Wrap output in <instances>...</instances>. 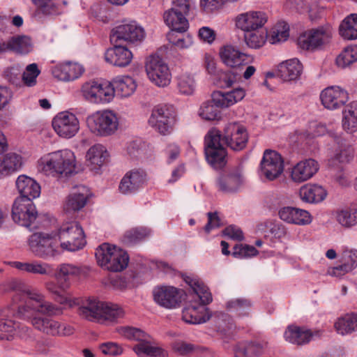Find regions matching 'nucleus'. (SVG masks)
Wrapping results in <instances>:
<instances>
[{"label": "nucleus", "mask_w": 357, "mask_h": 357, "mask_svg": "<svg viewBox=\"0 0 357 357\" xmlns=\"http://www.w3.org/2000/svg\"><path fill=\"white\" fill-rule=\"evenodd\" d=\"M17 302L15 316L29 321L39 331L47 333L50 319L47 317L58 316L63 313V308L45 300L38 291L26 289L13 296Z\"/></svg>", "instance_id": "nucleus-1"}, {"label": "nucleus", "mask_w": 357, "mask_h": 357, "mask_svg": "<svg viewBox=\"0 0 357 357\" xmlns=\"http://www.w3.org/2000/svg\"><path fill=\"white\" fill-rule=\"evenodd\" d=\"M42 171L47 175L68 176L75 173V158L70 150H62L50 153L41 159Z\"/></svg>", "instance_id": "nucleus-2"}, {"label": "nucleus", "mask_w": 357, "mask_h": 357, "mask_svg": "<svg viewBox=\"0 0 357 357\" xmlns=\"http://www.w3.org/2000/svg\"><path fill=\"white\" fill-rule=\"evenodd\" d=\"M95 255L98 263L102 267L113 272L122 271L127 267L129 261V257L125 251L109 243L99 245Z\"/></svg>", "instance_id": "nucleus-3"}, {"label": "nucleus", "mask_w": 357, "mask_h": 357, "mask_svg": "<svg viewBox=\"0 0 357 357\" xmlns=\"http://www.w3.org/2000/svg\"><path fill=\"white\" fill-rule=\"evenodd\" d=\"M205 155L207 162L214 169H220L227 164V150L221 142V132L216 128L211 129L204 139Z\"/></svg>", "instance_id": "nucleus-4"}, {"label": "nucleus", "mask_w": 357, "mask_h": 357, "mask_svg": "<svg viewBox=\"0 0 357 357\" xmlns=\"http://www.w3.org/2000/svg\"><path fill=\"white\" fill-rule=\"evenodd\" d=\"M57 236L60 247L65 250L75 252L82 249L85 243L84 231L79 222H68L59 229Z\"/></svg>", "instance_id": "nucleus-5"}, {"label": "nucleus", "mask_w": 357, "mask_h": 357, "mask_svg": "<svg viewBox=\"0 0 357 357\" xmlns=\"http://www.w3.org/2000/svg\"><path fill=\"white\" fill-rule=\"evenodd\" d=\"M89 130L96 136L107 137L113 135L118 129L119 120L112 111L97 112L86 118Z\"/></svg>", "instance_id": "nucleus-6"}, {"label": "nucleus", "mask_w": 357, "mask_h": 357, "mask_svg": "<svg viewBox=\"0 0 357 357\" xmlns=\"http://www.w3.org/2000/svg\"><path fill=\"white\" fill-rule=\"evenodd\" d=\"M28 243L31 251L37 257L47 259L58 254L59 243L55 235L43 232L33 233Z\"/></svg>", "instance_id": "nucleus-7"}, {"label": "nucleus", "mask_w": 357, "mask_h": 357, "mask_svg": "<svg viewBox=\"0 0 357 357\" xmlns=\"http://www.w3.org/2000/svg\"><path fill=\"white\" fill-rule=\"evenodd\" d=\"M146 72L150 81L159 87L167 86L171 73L167 64L158 55H151L146 61Z\"/></svg>", "instance_id": "nucleus-8"}, {"label": "nucleus", "mask_w": 357, "mask_h": 357, "mask_svg": "<svg viewBox=\"0 0 357 357\" xmlns=\"http://www.w3.org/2000/svg\"><path fill=\"white\" fill-rule=\"evenodd\" d=\"M175 123V114L173 109L166 105L155 106L149 119L151 126L155 128L162 135L169 134Z\"/></svg>", "instance_id": "nucleus-9"}, {"label": "nucleus", "mask_w": 357, "mask_h": 357, "mask_svg": "<svg viewBox=\"0 0 357 357\" xmlns=\"http://www.w3.org/2000/svg\"><path fill=\"white\" fill-rule=\"evenodd\" d=\"M248 140L245 128L238 122L227 123L221 134V142L234 151L243 149Z\"/></svg>", "instance_id": "nucleus-10"}, {"label": "nucleus", "mask_w": 357, "mask_h": 357, "mask_svg": "<svg viewBox=\"0 0 357 357\" xmlns=\"http://www.w3.org/2000/svg\"><path fill=\"white\" fill-rule=\"evenodd\" d=\"M12 217L18 225L30 227L38 217V212L33 201L29 199H15L12 208Z\"/></svg>", "instance_id": "nucleus-11"}, {"label": "nucleus", "mask_w": 357, "mask_h": 357, "mask_svg": "<svg viewBox=\"0 0 357 357\" xmlns=\"http://www.w3.org/2000/svg\"><path fill=\"white\" fill-rule=\"evenodd\" d=\"M145 37L144 29L135 22L117 26L112 31L111 41L118 43L126 41L129 43L141 42Z\"/></svg>", "instance_id": "nucleus-12"}, {"label": "nucleus", "mask_w": 357, "mask_h": 357, "mask_svg": "<svg viewBox=\"0 0 357 357\" xmlns=\"http://www.w3.org/2000/svg\"><path fill=\"white\" fill-rule=\"evenodd\" d=\"M331 37L332 31L329 28L319 27L301 35L298 39V45L303 50H313L328 43Z\"/></svg>", "instance_id": "nucleus-13"}, {"label": "nucleus", "mask_w": 357, "mask_h": 357, "mask_svg": "<svg viewBox=\"0 0 357 357\" xmlns=\"http://www.w3.org/2000/svg\"><path fill=\"white\" fill-rule=\"evenodd\" d=\"M52 127L60 137L70 138L78 132L79 124L75 114L63 112L53 119Z\"/></svg>", "instance_id": "nucleus-14"}, {"label": "nucleus", "mask_w": 357, "mask_h": 357, "mask_svg": "<svg viewBox=\"0 0 357 357\" xmlns=\"http://www.w3.org/2000/svg\"><path fill=\"white\" fill-rule=\"evenodd\" d=\"M260 166L261 173L266 178L273 180L282 173L284 161L278 152L267 149L264 153Z\"/></svg>", "instance_id": "nucleus-15"}, {"label": "nucleus", "mask_w": 357, "mask_h": 357, "mask_svg": "<svg viewBox=\"0 0 357 357\" xmlns=\"http://www.w3.org/2000/svg\"><path fill=\"white\" fill-rule=\"evenodd\" d=\"M153 296L157 304L168 309L176 307L182 301V291L172 286L157 287Z\"/></svg>", "instance_id": "nucleus-16"}, {"label": "nucleus", "mask_w": 357, "mask_h": 357, "mask_svg": "<svg viewBox=\"0 0 357 357\" xmlns=\"http://www.w3.org/2000/svg\"><path fill=\"white\" fill-rule=\"evenodd\" d=\"M68 305L70 307L78 306V314L87 320H100L102 307V302L100 301L90 298L86 299L75 298L70 299Z\"/></svg>", "instance_id": "nucleus-17"}, {"label": "nucleus", "mask_w": 357, "mask_h": 357, "mask_svg": "<svg viewBox=\"0 0 357 357\" xmlns=\"http://www.w3.org/2000/svg\"><path fill=\"white\" fill-rule=\"evenodd\" d=\"M320 98L322 105L328 109H336L342 107L349 100L347 91L337 86H328L324 89Z\"/></svg>", "instance_id": "nucleus-18"}, {"label": "nucleus", "mask_w": 357, "mask_h": 357, "mask_svg": "<svg viewBox=\"0 0 357 357\" xmlns=\"http://www.w3.org/2000/svg\"><path fill=\"white\" fill-rule=\"evenodd\" d=\"M146 174L141 169H132L127 172L122 178L119 189L125 195L132 194L138 191L146 183Z\"/></svg>", "instance_id": "nucleus-19"}, {"label": "nucleus", "mask_w": 357, "mask_h": 357, "mask_svg": "<svg viewBox=\"0 0 357 357\" xmlns=\"http://www.w3.org/2000/svg\"><path fill=\"white\" fill-rule=\"evenodd\" d=\"M218 190L224 193H233L239 190L243 185V179L238 169L225 172L220 174L217 178Z\"/></svg>", "instance_id": "nucleus-20"}, {"label": "nucleus", "mask_w": 357, "mask_h": 357, "mask_svg": "<svg viewBox=\"0 0 357 357\" xmlns=\"http://www.w3.org/2000/svg\"><path fill=\"white\" fill-rule=\"evenodd\" d=\"M267 21L264 12L251 11L239 15L236 18V26L244 31H255L263 26Z\"/></svg>", "instance_id": "nucleus-21"}, {"label": "nucleus", "mask_w": 357, "mask_h": 357, "mask_svg": "<svg viewBox=\"0 0 357 357\" xmlns=\"http://www.w3.org/2000/svg\"><path fill=\"white\" fill-rule=\"evenodd\" d=\"M211 317L208 308L204 305L190 303L182 312L183 320L191 324H200L206 322Z\"/></svg>", "instance_id": "nucleus-22"}, {"label": "nucleus", "mask_w": 357, "mask_h": 357, "mask_svg": "<svg viewBox=\"0 0 357 357\" xmlns=\"http://www.w3.org/2000/svg\"><path fill=\"white\" fill-rule=\"evenodd\" d=\"M16 188L20 196L16 199H33L40 194V185L32 178L26 175H20L16 180Z\"/></svg>", "instance_id": "nucleus-23"}, {"label": "nucleus", "mask_w": 357, "mask_h": 357, "mask_svg": "<svg viewBox=\"0 0 357 357\" xmlns=\"http://www.w3.org/2000/svg\"><path fill=\"white\" fill-rule=\"evenodd\" d=\"M319 165L313 159H307L297 163L292 169L291 177L296 183L304 182L314 176Z\"/></svg>", "instance_id": "nucleus-24"}, {"label": "nucleus", "mask_w": 357, "mask_h": 357, "mask_svg": "<svg viewBox=\"0 0 357 357\" xmlns=\"http://www.w3.org/2000/svg\"><path fill=\"white\" fill-rule=\"evenodd\" d=\"M303 67L298 59H291L278 66V75L285 82L295 81L300 78Z\"/></svg>", "instance_id": "nucleus-25"}, {"label": "nucleus", "mask_w": 357, "mask_h": 357, "mask_svg": "<svg viewBox=\"0 0 357 357\" xmlns=\"http://www.w3.org/2000/svg\"><path fill=\"white\" fill-rule=\"evenodd\" d=\"M219 54L223 63L231 68L242 69L245 63V58L248 56L232 45L222 47L220 48Z\"/></svg>", "instance_id": "nucleus-26"}, {"label": "nucleus", "mask_w": 357, "mask_h": 357, "mask_svg": "<svg viewBox=\"0 0 357 357\" xmlns=\"http://www.w3.org/2000/svg\"><path fill=\"white\" fill-rule=\"evenodd\" d=\"M132 59V52L126 47L116 45L107 50L105 60L107 62L118 67H126Z\"/></svg>", "instance_id": "nucleus-27"}, {"label": "nucleus", "mask_w": 357, "mask_h": 357, "mask_svg": "<svg viewBox=\"0 0 357 357\" xmlns=\"http://www.w3.org/2000/svg\"><path fill=\"white\" fill-rule=\"evenodd\" d=\"M281 220L295 225H307L311 222V216L308 211L298 208L286 206L279 211Z\"/></svg>", "instance_id": "nucleus-28"}, {"label": "nucleus", "mask_w": 357, "mask_h": 357, "mask_svg": "<svg viewBox=\"0 0 357 357\" xmlns=\"http://www.w3.org/2000/svg\"><path fill=\"white\" fill-rule=\"evenodd\" d=\"M89 195L87 188L84 185L77 187L68 197L64 206L65 211L67 213L79 211L86 205Z\"/></svg>", "instance_id": "nucleus-29"}, {"label": "nucleus", "mask_w": 357, "mask_h": 357, "mask_svg": "<svg viewBox=\"0 0 357 357\" xmlns=\"http://www.w3.org/2000/svg\"><path fill=\"white\" fill-rule=\"evenodd\" d=\"M84 72L83 67L73 62H67L60 64L52 70L53 75L62 81H73L77 79Z\"/></svg>", "instance_id": "nucleus-30"}, {"label": "nucleus", "mask_w": 357, "mask_h": 357, "mask_svg": "<svg viewBox=\"0 0 357 357\" xmlns=\"http://www.w3.org/2000/svg\"><path fill=\"white\" fill-rule=\"evenodd\" d=\"M245 96V91L242 88H236L231 91L222 93L215 91L212 93L213 101L219 106L228 107L241 100Z\"/></svg>", "instance_id": "nucleus-31"}, {"label": "nucleus", "mask_w": 357, "mask_h": 357, "mask_svg": "<svg viewBox=\"0 0 357 357\" xmlns=\"http://www.w3.org/2000/svg\"><path fill=\"white\" fill-rule=\"evenodd\" d=\"M299 195L303 202L319 203L325 199L327 196V191L321 185L307 184L300 188Z\"/></svg>", "instance_id": "nucleus-32"}, {"label": "nucleus", "mask_w": 357, "mask_h": 357, "mask_svg": "<svg viewBox=\"0 0 357 357\" xmlns=\"http://www.w3.org/2000/svg\"><path fill=\"white\" fill-rule=\"evenodd\" d=\"M313 335L310 330L294 325L289 326L284 334L287 342L297 345L307 344Z\"/></svg>", "instance_id": "nucleus-33"}, {"label": "nucleus", "mask_w": 357, "mask_h": 357, "mask_svg": "<svg viewBox=\"0 0 357 357\" xmlns=\"http://www.w3.org/2000/svg\"><path fill=\"white\" fill-rule=\"evenodd\" d=\"M108 157V152L101 144H96L91 146L86 155L88 166L90 167L91 170L98 169L106 162Z\"/></svg>", "instance_id": "nucleus-34"}, {"label": "nucleus", "mask_w": 357, "mask_h": 357, "mask_svg": "<svg viewBox=\"0 0 357 357\" xmlns=\"http://www.w3.org/2000/svg\"><path fill=\"white\" fill-rule=\"evenodd\" d=\"M22 164V156L15 153H9L0 158V178L17 171Z\"/></svg>", "instance_id": "nucleus-35"}, {"label": "nucleus", "mask_w": 357, "mask_h": 357, "mask_svg": "<svg viewBox=\"0 0 357 357\" xmlns=\"http://www.w3.org/2000/svg\"><path fill=\"white\" fill-rule=\"evenodd\" d=\"M163 18L170 29H174L180 32H185L188 29V21L185 15L179 11L170 8L164 13Z\"/></svg>", "instance_id": "nucleus-36"}, {"label": "nucleus", "mask_w": 357, "mask_h": 357, "mask_svg": "<svg viewBox=\"0 0 357 357\" xmlns=\"http://www.w3.org/2000/svg\"><path fill=\"white\" fill-rule=\"evenodd\" d=\"M112 83L114 94L124 98L131 96L137 87L135 81L130 76L117 77Z\"/></svg>", "instance_id": "nucleus-37"}, {"label": "nucleus", "mask_w": 357, "mask_h": 357, "mask_svg": "<svg viewBox=\"0 0 357 357\" xmlns=\"http://www.w3.org/2000/svg\"><path fill=\"white\" fill-rule=\"evenodd\" d=\"M262 351V346L256 342H238L234 347L236 357H258Z\"/></svg>", "instance_id": "nucleus-38"}, {"label": "nucleus", "mask_w": 357, "mask_h": 357, "mask_svg": "<svg viewBox=\"0 0 357 357\" xmlns=\"http://www.w3.org/2000/svg\"><path fill=\"white\" fill-rule=\"evenodd\" d=\"M339 32L344 39H357V14L352 13L346 17L340 25Z\"/></svg>", "instance_id": "nucleus-39"}, {"label": "nucleus", "mask_w": 357, "mask_h": 357, "mask_svg": "<svg viewBox=\"0 0 357 357\" xmlns=\"http://www.w3.org/2000/svg\"><path fill=\"white\" fill-rule=\"evenodd\" d=\"M213 324L216 331L225 337L230 336L235 327L231 317L225 313L217 314L214 317Z\"/></svg>", "instance_id": "nucleus-40"}, {"label": "nucleus", "mask_w": 357, "mask_h": 357, "mask_svg": "<svg viewBox=\"0 0 357 357\" xmlns=\"http://www.w3.org/2000/svg\"><path fill=\"white\" fill-rule=\"evenodd\" d=\"M79 272V268L75 266L68 264H61L56 274L60 287L63 290L67 289L70 285L68 282L70 277L77 275Z\"/></svg>", "instance_id": "nucleus-41"}, {"label": "nucleus", "mask_w": 357, "mask_h": 357, "mask_svg": "<svg viewBox=\"0 0 357 357\" xmlns=\"http://www.w3.org/2000/svg\"><path fill=\"white\" fill-rule=\"evenodd\" d=\"M338 333L344 335L357 331V314H347L340 318L335 324Z\"/></svg>", "instance_id": "nucleus-42"}, {"label": "nucleus", "mask_w": 357, "mask_h": 357, "mask_svg": "<svg viewBox=\"0 0 357 357\" xmlns=\"http://www.w3.org/2000/svg\"><path fill=\"white\" fill-rule=\"evenodd\" d=\"M151 337L146 341H140L139 343L133 347V351L138 356L142 357L146 355L150 357H165V351L160 347L150 344Z\"/></svg>", "instance_id": "nucleus-43"}, {"label": "nucleus", "mask_w": 357, "mask_h": 357, "mask_svg": "<svg viewBox=\"0 0 357 357\" xmlns=\"http://www.w3.org/2000/svg\"><path fill=\"white\" fill-rule=\"evenodd\" d=\"M342 126L349 132L357 130V101L351 102L343 112Z\"/></svg>", "instance_id": "nucleus-44"}, {"label": "nucleus", "mask_w": 357, "mask_h": 357, "mask_svg": "<svg viewBox=\"0 0 357 357\" xmlns=\"http://www.w3.org/2000/svg\"><path fill=\"white\" fill-rule=\"evenodd\" d=\"M36 6V15H58L60 11L58 4L54 0H32Z\"/></svg>", "instance_id": "nucleus-45"}, {"label": "nucleus", "mask_w": 357, "mask_h": 357, "mask_svg": "<svg viewBox=\"0 0 357 357\" xmlns=\"http://www.w3.org/2000/svg\"><path fill=\"white\" fill-rule=\"evenodd\" d=\"M97 85L95 103L109 102L114 96L113 83L98 80Z\"/></svg>", "instance_id": "nucleus-46"}, {"label": "nucleus", "mask_w": 357, "mask_h": 357, "mask_svg": "<svg viewBox=\"0 0 357 357\" xmlns=\"http://www.w3.org/2000/svg\"><path fill=\"white\" fill-rule=\"evenodd\" d=\"M220 108L222 107L215 104L212 98L211 100L204 102L201 106L199 116L207 121L218 120L220 118Z\"/></svg>", "instance_id": "nucleus-47"}, {"label": "nucleus", "mask_w": 357, "mask_h": 357, "mask_svg": "<svg viewBox=\"0 0 357 357\" xmlns=\"http://www.w3.org/2000/svg\"><path fill=\"white\" fill-rule=\"evenodd\" d=\"M150 234V230L146 227H136L127 231L123 237V242L131 245L135 244Z\"/></svg>", "instance_id": "nucleus-48"}, {"label": "nucleus", "mask_w": 357, "mask_h": 357, "mask_svg": "<svg viewBox=\"0 0 357 357\" xmlns=\"http://www.w3.org/2000/svg\"><path fill=\"white\" fill-rule=\"evenodd\" d=\"M357 61V46H349L344 49V50L336 58V64L344 68L354 62Z\"/></svg>", "instance_id": "nucleus-49"}, {"label": "nucleus", "mask_w": 357, "mask_h": 357, "mask_svg": "<svg viewBox=\"0 0 357 357\" xmlns=\"http://www.w3.org/2000/svg\"><path fill=\"white\" fill-rule=\"evenodd\" d=\"M123 316V311L117 305L102 302L100 320L115 321Z\"/></svg>", "instance_id": "nucleus-50"}, {"label": "nucleus", "mask_w": 357, "mask_h": 357, "mask_svg": "<svg viewBox=\"0 0 357 357\" xmlns=\"http://www.w3.org/2000/svg\"><path fill=\"white\" fill-rule=\"evenodd\" d=\"M336 220L344 227L357 225V209H344L336 212Z\"/></svg>", "instance_id": "nucleus-51"}, {"label": "nucleus", "mask_w": 357, "mask_h": 357, "mask_svg": "<svg viewBox=\"0 0 357 357\" xmlns=\"http://www.w3.org/2000/svg\"><path fill=\"white\" fill-rule=\"evenodd\" d=\"M245 32L244 40L249 47L258 49L265 43L267 36L266 33L256 30Z\"/></svg>", "instance_id": "nucleus-52"}, {"label": "nucleus", "mask_w": 357, "mask_h": 357, "mask_svg": "<svg viewBox=\"0 0 357 357\" xmlns=\"http://www.w3.org/2000/svg\"><path fill=\"white\" fill-rule=\"evenodd\" d=\"M11 51L20 54H28L32 49L31 40L28 36L11 37Z\"/></svg>", "instance_id": "nucleus-53"}, {"label": "nucleus", "mask_w": 357, "mask_h": 357, "mask_svg": "<svg viewBox=\"0 0 357 357\" xmlns=\"http://www.w3.org/2000/svg\"><path fill=\"white\" fill-rule=\"evenodd\" d=\"M195 81L190 74L183 73L177 78V86L180 93L185 95H191L195 89Z\"/></svg>", "instance_id": "nucleus-54"}, {"label": "nucleus", "mask_w": 357, "mask_h": 357, "mask_svg": "<svg viewBox=\"0 0 357 357\" xmlns=\"http://www.w3.org/2000/svg\"><path fill=\"white\" fill-rule=\"evenodd\" d=\"M251 305L250 301L242 298L231 300L227 303V309L235 312L239 316L248 315V310L251 307Z\"/></svg>", "instance_id": "nucleus-55"}, {"label": "nucleus", "mask_w": 357, "mask_h": 357, "mask_svg": "<svg viewBox=\"0 0 357 357\" xmlns=\"http://www.w3.org/2000/svg\"><path fill=\"white\" fill-rule=\"evenodd\" d=\"M242 69L231 68L220 75V82L222 87H230L241 79Z\"/></svg>", "instance_id": "nucleus-56"}, {"label": "nucleus", "mask_w": 357, "mask_h": 357, "mask_svg": "<svg viewBox=\"0 0 357 357\" xmlns=\"http://www.w3.org/2000/svg\"><path fill=\"white\" fill-rule=\"evenodd\" d=\"M73 332V328L64 324H61L59 321L50 319V323L47 329V335H69Z\"/></svg>", "instance_id": "nucleus-57"}, {"label": "nucleus", "mask_w": 357, "mask_h": 357, "mask_svg": "<svg viewBox=\"0 0 357 357\" xmlns=\"http://www.w3.org/2000/svg\"><path fill=\"white\" fill-rule=\"evenodd\" d=\"M119 333L127 339L137 342L146 341L150 338V335L144 331L133 327H122L119 329Z\"/></svg>", "instance_id": "nucleus-58"}, {"label": "nucleus", "mask_w": 357, "mask_h": 357, "mask_svg": "<svg viewBox=\"0 0 357 357\" xmlns=\"http://www.w3.org/2000/svg\"><path fill=\"white\" fill-rule=\"evenodd\" d=\"M39 74L40 70L37 64H29L26 66V70L22 73V81L27 86H33L36 84V77Z\"/></svg>", "instance_id": "nucleus-59"}, {"label": "nucleus", "mask_w": 357, "mask_h": 357, "mask_svg": "<svg viewBox=\"0 0 357 357\" xmlns=\"http://www.w3.org/2000/svg\"><path fill=\"white\" fill-rule=\"evenodd\" d=\"M128 153L131 158L143 159L146 156V145L141 142H132L127 148Z\"/></svg>", "instance_id": "nucleus-60"}, {"label": "nucleus", "mask_w": 357, "mask_h": 357, "mask_svg": "<svg viewBox=\"0 0 357 357\" xmlns=\"http://www.w3.org/2000/svg\"><path fill=\"white\" fill-rule=\"evenodd\" d=\"M98 80H90L83 84L81 88V93L83 98L90 102L95 103Z\"/></svg>", "instance_id": "nucleus-61"}, {"label": "nucleus", "mask_w": 357, "mask_h": 357, "mask_svg": "<svg viewBox=\"0 0 357 357\" xmlns=\"http://www.w3.org/2000/svg\"><path fill=\"white\" fill-rule=\"evenodd\" d=\"M258 254L257 250L252 245H236L233 248L232 255L237 258H245L255 256Z\"/></svg>", "instance_id": "nucleus-62"}, {"label": "nucleus", "mask_w": 357, "mask_h": 357, "mask_svg": "<svg viewBox=\"0 0 357 357\" xmlns=\"http://www.w3.org/2000/svg\"><path fill=\"white\" fill-rule=\"evenodd\" d=\"M3 77L11 84L18 85L22 82V69L19 66L8 67L3 71Z\"/></svg>", "instance_id": "nucleus-63"}, {"label": "nucleus", "mask_w": 357, "mask_h": 357, "mask_svg": "<svg viewBox=\"0 0 357 357\" xmlns=\"http://www.w3.org/2000/svg\"><path fill=\"white\" fill-rule=\"evenodd\" d=\"M47 289L49 292L52 293L54 295V299L59 303L60 304H68L70 301V298H68L66 295L63 294V291L60 285L59 287L56 286L54 283H47L46 284Z\"/></svg>", "instance_id": "nucleus-64"}]
</instances>
